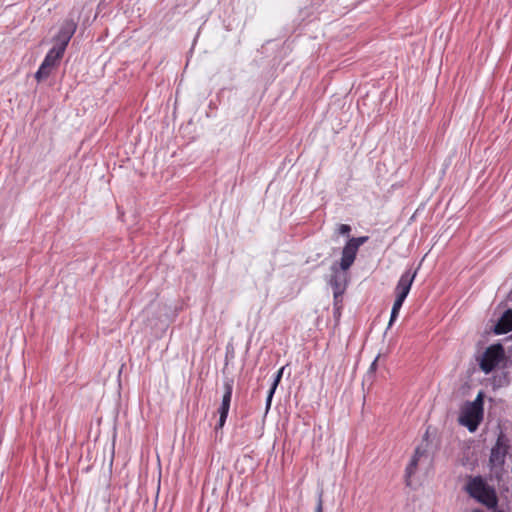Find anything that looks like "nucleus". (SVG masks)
Masks as SVG:
<instances>
[{
	"label": "nucleus",
	"mask_w": 512,
	"mask_h": 512,
	"mask_svg": "<svg viewBox=\"0 0 512 512\" xmlns=\"http://www.w3.org/2000/svg\"><path fill=\"white\" fill-rule=\"evenodd\" d=\"M464 489L471 498L487 509L497 508L499 499L496 490L482 476L469 477Z\"/></svg>",
	"instance_id": "nucleus-1"
},
{
	"label": "nucleus",
	"mask_w": 512,
	"mask_h": 512,
	"mask_svg": "<svg viewBox=\"0 0 512 512\" xmlns=\"http://www.w3.org/2000/svg\"><path fill=\"white\" fill-rule=\"evenodd\" d=\"M483 414L484 412L465 403L461 407L458 422L460 425L466 427L470 432H475L483 420Z\"/></svg>",
	"instance_id": "nucleus-4"
},
{
	"label": "nucleus",
	"mask_w": 512,
	"mask_h": 512,
	"mask_svg": "<svg viewBox=\"0 0 512 512\" xmlns=\"http://www.w3.org/2000/svg\"><path fill=\"white\" fill-rule=\"evenodd\" d=\"M76 29L77 22L73 18H66L62 22L57 34L53 37V46L65 51Z\"/></svg>",
	"instance_id": "nucleus-5"
},
{
	"label": "nucleus",
	"mask_w": 512,
	"mask_h": 512,
	"mask_svg": "<svg viewBox=\"0 0 512 512\" xmlns=\"http://www.w3.org/2000/svg\"><path fill=\"white\" fill-rule=\"evenodd\" d=\"M416 275L417 269L414 271H412V269H408L401 275L395 288L396 296L406 299Z\"/></svg>",
	"instance_id": "nucleus-7"
},
{
	"label": "nucleus",
	"mask_w": 512,
	"mask_h": 512,
	"mask_svg": "<svg viewBox=\"0 0 512 512\" xmlns=\"http://www.w3.org/2000/svg\"><path fill=\"white\" fill-rule=\"evenodd\" d=\"M466 404L484 412V409H483L484 393L482 391H480L474 401H472V402L467 401Z\"/></svg>",
	"instance_id": "nucleus-16"
},
{
	"label": "nucleus",
	"mask_w": 512,
	"mask_h": 512,
	"mask_svg": "<svg viewBox=\"0 0 512 512\" xmlns=\"http://www.w3.org/2000/svg\"><path fill=\"white\" fill-rule=\"evenodd\" d=\"M337 231L341 235H348L351 232V227L348 224H340Z\"/></svg>",
	"instance_id": "nucleus-20"
},
{
	"label": "nucleus",
	"mask_w": 512,
	"mask_h": 512,
	"mask_svg": "<svg viewBox=\"0 0 512 512\" xmlns=\"http://www.w3.org/2000/svg\"><path fill=\"white\" fill-rule=\"evenodd\" d=\"M338 269L339 268H338L337 262L333 263V265L331 266V271L333 272V275L330 280V285L333 288V294H334L335 301H337L338 298L342 296V294L344 293V290H345V285H344L345 275L340 274Z\"/></svg>",
	"instance_id": "nucleus-8"
},
{
	"label": "nucleus",
	"mask_w": 512,
	"mask_h": 512,
	"mask_svg": "<svg viewBox=\"0 0 512 512\" xmlns=\"http://www.w3.org/2000/svg\"><path fill=\"white\" fill-rule=\"evenodd\" d=\"M510 340H512V334H511L510 336H508V337H506V338H505V342H508V341H510Z\"/></svg>",
	"instance_id": "nucleus-26"
},
{
	"label": "nucleus",
	"mask_w": 512,
	"mask_h": 512,
	"mask_svg": "<svg viewBox=\"0 0 512 512\" xmlns=\"http://www.w3.org/2000/svg\"><path fill=\"white\" fill-rule=\"evenodd\" d=\"M368 240L367 236L352 237L350 238L342 250V256L338 264V268L342 271H347L353 265L359 247Z\"/></svg>",
	"instance_id": "nucleus-3"
},
{
	"label": "nucleus",
	"mask_w": 512,
	"mask_h": 512,
	"mask_svg": "<svg viewBox=\"0 0 512 512\" xmlns=\"http://www.w3.org/2000/svg\"><path fill=\"white\" fill-rule=\"evenodd\" d=\"M53 68H50L49 66L45 65L43 62L41 63L39 69L35 73V78L38 82H41L49 77L51 70Z\"/></svg>",
	"instance_id": "nucleus-15"
},
{
	"label": "nucleus",
	"mask_w": 512,
	"mask_h": 512,
	"mask_svg": "<svg viewBox=\"0 0 512 512\" xmlns=\"http://www.w3.org/2000/svg\"><path fill=\"white\" fill-rule=\"evenodd\" d=\"M274 393H275L274 389H270L269 392H268V395H267V398H266V412H268V410L271 407V402H272V398H273Z\"/></svg>",
	"instance_id": "nucleus-22"
},
{
	"label": "nucleus",
	"mask_w": 512,
	"mask_h": 512,
	"mask_svg": "<svg viewBox=\"0 0 512 512\" xmlns=\"http://www.w3.org/2000/svg\"><path fill=\"white\" fill-rule=\"evenodd\" d=\"M64 52L65 51L59 49L58 47L53 46L46 54L43 63L50 68H54L58 64L59 60L63 57Z\"/></svg>",
	"instance_id": "nucleus-10"
},
{
	"label": "nucleus",
	"mask_w": 512,
	"mask_h": 512,
	"mask_svg": "<svg viewBox=\"0 0 512 512\" xmlns=\"http://www.w3.org/2000/svg\"><path fill=\"white\" fill-rule=\"evenodd\" d=\"M471 512H484L483 510H481L480 508H475L473 509Z\"/></svg>",
	"instance_id": "nucleus-25"
},
{
	"label": "nucleus",
	"mask_w": 512,
	"mask_h": 512,
	"mask_svg": "<svg viewBox=\"0 0 512 512\" xmlns=\"http://www.w3.org/2000/svg\"><path fill=\"white\" fill-rule=\"evenodd\" d=\"M509 449V440L503 433L497 438L495 445L491 449L489 462L492 467H503L505 464V458Z\"/></svg>",
	"instance_id": "nucleus-6"
},
{
	"label": "nucleus",
	"mask_w": 512,
	"mask_h": 512,
	"mask_svg": "<svg viewBox=\"0 0 512 512\" xmlns=\"http://www.w3.org/2000/svg\"><path fill=\"white\" fill-rule=\"evenodd\" d=\"M419 460L416 458H411L409 464L407 465L405 469V482L407 486L411 485L410 478L415 474L417 467H418Z\"/></svg>",
	"instance_id": "nucleus-12"
},
{
	"label": "nucleus",
	"mask_w": 512,
	"mask_h": 512,
	"mask_svg": "<svg viewBox=\"0 0 512 512\" xmlns=\"http://www.w3.org/2000/svg\"><path fill=\"white\" fill-rule=\"evenodd\" d=\"M509 300L512 301V291L509 293V296H508Z\"/></svg>",
	"instance_id": "nucleus-27"
},
{
	"label": "nucleus",
	"mask_w": 512,
	"mask_h": 512,
	"mask_svg": "<svg viewBox=\"0 0 512 512\" xmlns=\"http://www.w3.org/2000/svg\"><path fill=\"white\" fill-rule=\"evenodd\" d=\"M493 331L495 334H506L512 331V309H507L495 324Z\"/></svg>",
	"instance_id": "nucleus-9"
},
{
	"label": "nucleus",
	"mask_w": 512,
	"mask_h": 512,
	"mask_svg": "<svg viewBox=\"0 0 512 512\" xmlns=\"http://www.w3.org/2000/svg\"><path fill=\"white\" fill-rule=\"evenodd\" d=\"M229 409H230L229 405L221 403V405H220V407L218 409L219 421H218V424L216 426V429H220V428H222L225 425L226 419L228 417Z\"/></svg>",
	"instance_id": "nucleus-14"
},
{
	"label": "nucleus",
	"mask_w": 512,
	"mask_h": 512,
	"mask_svg": "<svg viewBox=\"0 0 512 512\" xmlns=\"http://www.w3.org/2000/svg\"><path fill=\"white\" fill-rule=\"evenodd\" d=\"M493 512H505L504 510H494Z\"/></svg>",
	"instance_id": "nucleus-28"
},
{
	"label": "nucleus",
	"mask_w": 512,
	"mask_h": 512,
	"mask_svg": "<svg viewBox=\"0 0 512 512\" xmlns=\"http://www.w3.org/2000/svg\"><path fill=\"white\" fill-rule=\"evenodd\" d=\"M377 368V358L374 359V361L371 363L370 368L367 372V377H371V375L376 371Z\"/></svg>",
	"instance_id": "nucleus-23"
},
{
	"label": "nucleus",
	"mask_w": 512,
	"mask_h": 512,
	"mask_svg": "<svg viewBox=\"0 0 512 512\" xmlns=\"http://www.w3.org/2000/svg\"><path fill=\"white\" fill-rule=\"evenodd\" d=\"M315 512H323V490L320 489L318 492L317 505L315 507Z\"/></svg>",
	"instance_id": "nucleus-19"
},
{
	"label": "nucleus",
	"mask_w": 512,
	"mask_h": 512,
	"mask_svg": "<svg viewBox=\"0 0 512 512\" xmlns=\"http://www.w3.org/2000/svg\"><path fill=\"white\" fill-rule=\"evenodd\" d=\"M466 404L484 412V409H483L484 393L482 391H480L474 401H472V402L467 401Z\"/></svg>",
	"instance_id": "nucleus-17"
},
{
	"label": "nucleus",
	"mask_w": 512,
	"mask_h": 512,
	"mask_svg": "<svg viewBox=\"0 0 512 512\" xmlns=\"http://www.w3.org/2000/svg\"><path fill=\"white\" fill-rule=\"evenodd\" d=\"M424 455H426V449H424L421 446H418L415 449L414 455L412 457L420 460V458L423 457Z\"/></svg>",
	"instance_id": "nucleus-21"
},
{
	"label": "nucleus",
	"mask_w": 512,
	"mask_h": 512,
	"mask_svg": "<svg viewBox=\"0 0 512 512\" xmlns=\"http://www.w3.org/2000/svg\"><path fill=\"white\" fill-rule=\"evenodd\" d=\"M404 301H405V298H401V297L396 296V299L394 301V304H393V307H392V310H391V315H390V320H389L388 327H391L392 324L394 323V321L397 319V317L399 315V311H400Z\"/></svg>",
	"instance_id": "nucleus-13"
},
{
	"label": "nucleus",
	"mask_w": 512,
	"mask_h": 512,
	"mask_svg": "<svg viewBox=\"0 0 512 512\" xmlns=\"http://www.w3.org/2000/svg\"><path fill=\"white\" fill-rule=\"evenodd\" d=\"M283 371H284V367L280 368L278 370V372L276 373L275 377H274V380H273V383L271 385V388L270 389H274L276 391V388L282 378V375H283Z\"/></svg>",
	"instance_id": "nucleus-18"
},
{
	"label": "nucleus",
	"mask_w": 512,
	"mask_h": 512,
	"mask_svg": "<svg viewBox=\"0 0 512 512\" xmlns=\"http://www.w3.org/2000/svg\"><path fill=\"white\" fill-rule=\"evenodd\" d=\"M507 352H508L509 354H512V345L507 347Z\"/></svg>",
	"instance_id": "nucleus-24"
},
{
	"label": "nucleus",
	"mask_w": 512,
	"mask_h": 512,
	"mask_svg": "<svg viewBox=\"0 0 512 512\" xmlns=\"http://www.w3.org/2000/svg\"><path fill=\"white\" fill-rule=\"evenodd\" d=\"M233 384L234 380L232 378H225L223 382L224 394L222 397V404H226L230 406L232 392H233Z\"/></svg>",
	"instance_id": "nucleus-11"
},
{
	"label": "nucleus",
	"mask_w": 512,
	"mask_h": 512,
	"mask_svg": "<svg viewBox=\"0 0 512 512\" xmlns=\"http://www.w3.org/2000/svg\"><path fill=\"white\" fill-rule=\"evenodd\" d=\"M504 356L505 348L502 344L496 343L490 345L481 356L479 362L480 369L486 374L492 372L504 359Z\"/></svg>",
	"instance_id": "nucleus-2"
}]
</instances>
